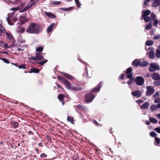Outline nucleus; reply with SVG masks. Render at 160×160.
Returning a JSON list of instances; mask_svg holds the SVG:
<instances>
[{
	"instance_id": "09e8293b",
	"label": "nucleus",
	"mask_w": 160,
	"mask_h": 160,
	"mask_svg": "<svg viewBox=\"0 0 160 160\" xmlns=\"http://www.w3.org/2000/svg\"><path fill=\"white\" fill-rule=\"evenodd\" d=\"M159 93L158 92H156L153 95V97L154 98H155L156 97H157L159 96Z\"/></svg>"
},
{
	"instance_id": "c756f323",
	"label": "nucleus",
	"mask_w": 160,
	"mask_h": 160,
	"mask_svg": "<svg viewBox=\"0 0 160 160\" xmlns=\"http://www.w3.org/2000/svg\"><path fill=\"white\" fill-rule=\"evenodd\" d=\"M157 108V105H151L150 107V109L152 111L155 110V109Z\"/></svg>"
},
{
	"instance_id": "e2e57ef3",
	"label": "nucleus",
	"mask_w": 160,
	"mask_h": 160,
	"mask_svg": "<svg viewBox=\"0 0 160 160\" xmlns=\"http://www.w3.org/2000/svg\"><path fill=\"white\" fill-rule=\"evenodd\" d=\"M156 117H157L158 118L160 119V113L157 114L156 115Z\"/></svg>"
},
{
	"instance_id": "f704fd0d",
	"label": "nucleus",
	"mask_w": 160,
	"mask_h": 160,
	"mask_svg": "<svg viewBox=\"0 0 160 160\" xmlns=\"http://www.w3.org/2000/svg\"><path fill=\"white\" fill-rule=\"evenodd\" d=\"M155 141L158 146H159V144L160 142V139L158 138H155Z\"/></svg>"
},
{
	"instance_id": "39448f33",
	"label": "nucleus",
	"mask_w": 160,
	"mask_h": 160,
	"mask_svg": "<svg viewBox=\"0 0 160 160\" xmlns=\"http://www.w3.org/2000/svg\"><path fill=\"white\" fill-rule=\"evenodd\" d=\"M159 69L160 67L157 63L152 62L150 64V67L149 68V70L150 72H152Z\"/></svg>"
},
{
	"instance_id": "2f4dec72",
	"label": "nucleus",
	"mask_w": 160,
	"mask_h": 160,
	"mask_svg": "<svg viewBox=\"0 0 160 160\" xmlns=\"http://www.w3.org/2000/svg\"><path fill=\"white\" fill-rule=\"evenodd\" d=\"M18 125V123L16 122H14L12 124V126L13 127L15 128H16L17 127Z\"/></svg>"
},
{
	"instance_id": "3c124183",
	"label": "nucleus",
	"mask_w": 160,
	"mask_h": 160,
	"mask_svg": "<svg viewBox=\"0 0 160 160\" xmlns=\"http://www.w3.org/2000/svg\"><path fill=\"white\" fill-rule=\"evenodd\" d=\"M72 8V7L69 8H63L62 10L64 11H68V10H71V8Z\"/></svg>"
},
{
	"instance_id": "4be33fe9",
	"label": "nucleus",
	"mask_w": 160,
	"mask_h": 160,
	"mask_svg": "<svg viewBox=\"0 0 160 160\" xmlns=\"http://www.w3.org/2000/svg\"><path fill=\"white\" fill-rule=\"evenodd\" d=\"M139 63L140 61L138 60L135 59L132 62V64L133 66L137 67L138 65H139Z\"/></svg>"
},
{
	"instance_id": "0eeeda50",
	"label": "nucleus",
	"mask_w": 160,
	"mask_h": 160,
	"mask_svg": "<svg viewBox=\"0 0 160 160\" xmlns=\"http://www.w3.org/2000/svg\"><path fill=\"white\" fill-rule=\"evenodd\" d=\"M63 83L66 86V88L68 89H70L75 91H78L79 90V89L78 88L74 87L71 85V84L66 80H64Z\"/></svg>"
},
{
	"instance_id": "ddd939ff",
	"label": "nucleus",
	"mask_w": 160,
	"mask_h": 160,
	"mask_svg": "<svg viewBox=\"0 0 160 160\" xmlns=\"http://www.w3.org/2000/svg\"><path fill=\"white\" fill-rule=\"evenodd\" d=\"M102 84V82H100L96 87L92 90V91L94 92L99 91Z\"/></svg>"
},
{
	"instance_id": "603ef678",
	"label": "nucleus",
	"mask_w": 160,
	"mask_h": 160,
	"mask_svg": "<svg viewBox=\"0 0 160 160\" xmlns=\"http://www.w3.org/2000/svg\"><path fill=\"white\" fill-rule=\"evenodd\" d=\"M20 32L21 33H22L25 31V29L23 28H20Z\"/></svg>"
},
{
	"instance_id": "13d9d810",
	"label": "nucleus",
	"mask_w": 160,
	"mask_h": 160,
	"mask_svg": "<svg viewBox=\"0 0 160 160\" xmlns=\"http://www.w3.org/2000/svg\"><path fill=\"white\" fill-rule=\"evenodd\" d=\"M77 107L78 108H81L82 109H83V107L80 105H78L77 106Z\"/></svg>"
},
{
	"instance_id": "f8f14e48",
	"label": "nucleus",
	"mask_w": 160,
	"mask_h": 160,
	"mask_svg": "<svg viewBox=\"0 0 160 160\" xmlns=\"http://www.w3.org/2000/svg\"><path fill=\"white\" fill-rule=\"evenodd\" d=\"M150 16H151V20H153L154 22H153V25L155 26H156L158 23V20L156 19V16L155 14L153 12L151 13Z\"/></svg>"
},
{
	"instance_id": "8fccbe9b",
	"label": "nucleus",
	"mask_w": 160,
	"mask_h": 160,
	"mask_svg": "<svg viewBox=\"0 0 160 160\" xmlns=\"http://www.w3.org/2000/svg\"><path fill=\"white\" fill-rule=\"evenodd\" d=\"M133 80H129L127 82V84L128 85H131L132 83V81H133Z\"/></svg>"
},
{
	"instance_id": "ea45409f",
	"label": "nucleus",
	"mask_w": 160,
	"mask_h": 160,
	"mask_svg": "<svg viewBox=\"0 0 160 160\" xmlns=\"http://www.w3.org/2000/svg\"><path fill=\"white\" fill-rule=\"evenodd\" d=\"M6 2H9L12 3H16V0H4Z\"/></svg>"
},
{
	"instance_id": "7c9ffc66",
	"label": "nucleus",
	"mask_w": 160,
	"mask_h": 160,
	"mask_svg": "<svg viewBox=\"0 0 160 160\" xmlns=\"http://www.w3.org/2000/svg\"><path fill=\"white\" fill-rule=\"evenodd\" d=\"M152 27V24L151 22H150L148 24H147L146 25V26L145 28V29L147 30H149Z\"/></svg>"
},
{
	"instance_id": "c03bdc74",
	"label": "nucleus",
	"mask_w": 160,
	"mask_h": 160,
	"mask_svg": "<svg viewBox=\"0 0 160 160\" xmlns=\"http://www.w3.org/2000/svg\"><path fill=\"white\" fill-rule=\"evenodd\" d=\"M160 38V35L158 34L154 36L153 37V39L155 40H157Z\"/></svg>"
},
{
	"instance_id": "de8ad7c7",
	"label": "nucleus",
	"mask_w": 160,
	"mask_h": 160,
	"mask_svg": "<svg viewBox=\"0 0 160 160\" xmlns=\"http://www.w3.org/2000/svg\"><path fill=\"white\" fill-rule=\"evenodd\" d=\"M160 102V98L158 99H156L154 100V102L155 103H158Z\"/></svg>"
},
{
	"instance_id": "79ce46f5",
	"label": "nucleus",
	"mask_w": 160,
	"mask_h": 160,
	"mask_svg": "<svg viewBox=\"0 0 160 160\" xmlns=\"http://www.w3.org/2000/svg\"><path fill=\"white\" fill-rule=\"evenodd\" d=\"M58 78L59 80L61 81L63 83H64V80H66V79H65L63 78V77H62L61 76H58Z\"/></svg>"
},
{
	"instance_id": "f3484780",
	"label": "nucleus",
	"mask_w": 160,
	"mask_h": 160,
	"mask_svg": "<svg viewBox=\"0 0 160 160\" xmlns=\"http://www.w3.org/2000/svg\"><path fill=\"white\" fill-rule=\"evenodd\" d=\"M54 25V23H53L48 27L47 29V31L48 33H49L52 31V28Z\"/></svg>"
},
{
	"instance_id": "dca6fc26",
	"label": "nucleus",
	"mask_w": 160,
	"mask_h": 160,
	"mask_svg": "<svg viewBox=\"0 0 160 160\" xmlns=\"http://www.w3.org/2000/svg\"><path fill=\"white\" fill-rule=\"evenodd\" d=\"M6 33L7 36V38L14 42L15 41L12 35L9 34L7 32H6Z\"/></svg>"
},
{
	"instance_id": "393cba45",
	"label": "nucleus",
	"mask_w": 160,
	"mask_h": 160,
	"mask_svg": "<svg viewBox=\"0 0 160 160\" xmlns=\"http://www.w3.org/2000/svg\"><path fill=\"white\" fill-rule=\"evenodd\" d=\"M149 121L153 123H156L158 122V121L156 119L153 118H150Z\"/></svg>"
},
{
	"instance_id": "bf43d9fd",
	"label": "nucleus",
	"mask_w": 160,
	"mask_h": 160,
	"mask_svg": "<svg viewBox=\"0 0 160 160\" xmlns=\"http://www.w3.org/2000/svg\"><path fill=\"white\" fill-rule=\"evenodd\" d=\"M150 76V74L149 73H147L145 76V77H149Z\"/></svg>"
},
{
	"instance_id": "9d476101",
	"label": "nucleus",
	"mask_w": 160,
	"mask_h": 160,
	"mask_svg": "<svg viewBox=\"0 0 160 160\" xmlns=\"http://www.w3.org/2000/svg\"><path fill=\"white\" fill-rule=\"evenodd\" d=\"M95 97V95L91 93L86 94L85 95L86 101L88 102H91L92 101Z\"/></svg>"
},
{
	"instance_id": "a18cd8bd",
	"label": "nucleus",
	"mask_w": 160,
	"mask_h": 160,
	"mask_svg": "<svg viewBox=\"0 0 160 160\" xmlns=\"http://www.w3.org/2000/svg\"><path fill=\"white\" fill-rule=\"evenodd\" d=\"M25 67V65L21 64L18 66V68H23L24 69H26Z\"/></svg>"
},
{
	"instance_id": "4d7b16f0",
	"label": "nucleus",
	"mask_w": 160,
	"mask_h": 160,
	"mask_svg": "<svg viewBox=\"0 0 160 160\" xmlns=\"http://www.w3.org/2000/svg\"><path fill=\"white\" fill-rule=\"evenodd\" d=\"M30 58L33 60H37L36 56L35 57H32Z\"/></svg>"
},
{
	"instance_id": "774afa93",
	"label": "nucleus",
	"mask_w": 160,
	"mask_h": 160,
	"mask_svg": "<svg viewBox=\"0 0 160 160\" xmlns=\"http://www.w3.org/2000/svg\"><path fill=\"white\" fill-rule=\"evenodd\" d=\"M57 86L59 88H62V87L58 84H57Z\"/></svg>"
},
{
	"instance_id": "f257e3e1",
	"label": "nucleus",
	"mask_w": 160,
	"mask_h": 160,
	"mask_svg": "<svg viewBox=\"0 0 160 160\" xmlns=\"http://www.w3.org/2000/svg\"><path fill=\"white\" fill-rule=\"evenodd\" d=\"M42 31L41 27L35 23H31L28 26L26 32L30 33L38 34Z\"/></svg>"
},
{
	"instance_id": "473e14b6",
	"label": "nucleus",
	"mask_w": 160,
	"mask_h": 160,
	"mask_svg": "<svg viewBox=\"0 0 160 160\" xmlns=\"http://www.w3.org/2000/svg\"><path fill=\"white\" fill-rule=\"evenodd\" d=\"M64 96L62 94L59 95L58 96V98L60 101H62Z\"/></svg>"
},
{
	"instance_id": "9b49d317",
	"label": "nucleus",
	"mask_w": 160,
	"mask_h": 160,
	"mask_svg": "<svg viewBox=\"0 0 160 160\" xmlns=\"http://www.w3.org/2000/svg\"><path fill=\"white\" fill-rule=\"evenodd\" d=\"M147 91L146 92V94L147 96H150L153 93L154 89L152 86H148L147 87Z\"/></svg>"
},
{
	"instance_id": "58836bf2",
	"label": "nucleus",
	"mask_w": 160,
	"mask_h": 160,
	"mask_svg": "<svg viewBox=\"0 0 160 160\" xmlns=\"http://www.w3.org/2000/svg\"><path fill=\"white\" fill-rule=\"evenodd\" d=\"M47 60H45L44 61H43L41 62H37V63L39 64L40 65H43L46 62H47Z\"/></svg>"
},
{
	"instance_id": "6e6552de",
	"label": "nucleus",
	"mask_w": 160,
	"mask_h": 160,
	"mask_svg": "<svg viewBox=\"0 0 160 160\" xmlns=\"http://www.w3.org/2000/svg\"><path fill=\"white\" fill-rule=\"evenodd\" d=\"M144 82L143 78L140 76L137 77L135 79V82L137 85L139 86L142 85Z\"/></svg>"
},
{
	"instance_id": "e433bc0d",
	"label": "nucleus",
	"mask_w": 160,
	"mask_h": 160,
	"mask_svg": "<svg viewBox=\"0 0 160 160\" xmlns=\"http://www.w3.org/2000/svg\"><path fill=\"white\" fill-rule=\"evenodd\" d=\"M43 48L42 47H38L37 48H36V51H37L41 52L43 50Z\"/></svg>"
},
{
	"instance_id": "37998d69",
	"label": "nucleus",
	"mask_w": 160,
	"mask_h": 160,
	"mask_svg": "<svg viewBox=\"0 0 160 160\" xmlns=\"http://www.w3.org/2000/svg\"><path fill=\"white\" fill-rule=\"evenodd\" d=\"M33 72L34 73H38L39 72V70L35 68H32Z\"/></svg>"
},
{
	"instance_id": "a211bd4d",
	"label": "nucleus",
	"mask_w": 160,
	"mask_h": 160,
	"mask_svg": "<svg viewBox=\"0 0 160 160\" xmlns=\"http://www.w3.org/2000/svg\"><path fill=\"white\" fill-rule=\"evenodd\" d=\"M45 13L47 16L49 18H56V16L55 15L50 12H46Z\"/></svg>"
},
{
	"instance_id": "680f3d73",
	"label": "nucleus",
	"mask_w": 160,
	"mask_h": 160,
	"mask_svg": "<svg viewBox=\"0 0 160 160\" xmlns=\"http://www.w3.org/2000/svg\"><path fill=\"white\" fill-rule=\"evenodd\" d=\"M149 1V0H145L144 2V4H146L147 2H148Z\"/></svg>"
},
{
	"instance_id": "5701e85b",
	"label": "nucleus",
	"mask_w": 160,
	"mask_h": 160,
	"mask_svg": "<svg viewBox=\"0 0 160 160\" xmlns=\"http://www.w3.org/2000/svg\"><path fill=\"white\" fill-rule=\"evenodd\" d=\"M148 64V63L146 61L140 62L139 65L141 66H147Z\"/></svg>"
},
{
	"instance_id": "cd10ccee",
	"label": "nucleus",
	"mask_w": 160,
	"mask_h": 160,
	"mask_svg": "<svg viewBox=\"0 0 160 160\" xmlns=\"http://www.w3.org/2000/svg\"><path fill=\"white\" fill-rule=\"evenodd\" d=\"M5 30L3 28H0V36H3L4 35V33Z\"/></svg>"
},
{
	"instance_id": "bb28decb",
	"label": "nucleus",
	"mask_w": 160,
	"mask_h": 160,
	"mask_svg": "<svg viewBox=\"0 0 160 160\" xmlns=\"http://www.w3.org/2000/svg\"><path fill=\"white\" fill-rule=\"evenodd\" d=\"M67 120L68 121L70 122L72 124H74L73 118V117L68 116L67 117Z\"/></svg>"
},
{
	"instance_id": "49530a36",
	"label": "nucleus",
	"mask_w": 160,
	"mask_h": 160,
	"mask_svg": "<svg viewBox=\"0 0 160 160\" xmlns=\"http://www.w3.org/2000/svg\"><path fill=\"white\" fill-rule=\"evenodd\" d=\"M154 130L158 133H160V128L158 127L156 128Z\"/></svg>"
},
{
	"instance_id": "7ed1b4c3",
	"label": "nucleus",
	"mask_w": 160,
	"mask_h": 160,
	"mask_svg": "<svg viewBox=\"0 0 160 160\" xmlns=\"http://www.w3.org/2000/svg\"><path fill=\"white\" fill-rule=\"evenodd\" d=\"M150 12V11L148 10H143L142 11V17L146 22H151V16H148L149 15Z\"/></svg>"
},
{
	"instance_id": "4c0bfd02",
	"label": "nucleus",
	"mask_w": 160,
	"mask_h": 160,
	"mask_svg": "<svg viewBox=\"0 0 160 160\" xmlns=\"http://www.w3.org/2000/svg\"><path fill=\"white\" fill-rule=\"evenodd\" d=\"M150 135L152 137H156L157 134L154 132H151L150 133Z\"/></svg>"
},
{
	"instance_id": "4468645a",
	"label": "nucleus",
	"mask_w": 160,
	"mask_h": 160,
	"mask_svg": "<svg viewBox=\"0 0 160 160\" xmlns=\"http://www.w3.org/2000/svg\"><path fill=\"white\" fill-rule=\"evenodd\" d=\"M132 94L133 96L137 97H139L141 96V93L138 90L132 91Z\"/></svg>"
},
{
	"instance_id": "72a5a7b5",
	"label": "nucleus",
	"mask_w": 160,
	"mask_h": 160,
	"mask_svg": "<svg viewBox=\"0 0 160 160\" xmlns=\"http://www.w3.org/2000/svg\"><path fill=\"white\" fill-rule=\"evenodd\" d=\"M75 3L78 8H79L81 5V4L79 2V0H75Z\"/></svg>"
},
{
	"instance_id": "338daca9",
	"label": "nucleus",
	"mask_w": 160,
	"mask_h": 160,
	"mask_svg": "<svg viewBox=\"0 0 160 160\" xmlns=\"http://www.w3.org/2000/svg\"><path fill=\"white\" fill-rule=\"evenodd\" d=\"M32 69L31 70L29 71L28 72L29 73H31L33 72H32Z\"/></svg>"
},
{
	"instance_id": "423d86ee",
	"label": "nucleus",
	"mask_w": 160,
	"mask_h": 160,
	"mask_svg": "<svg viewBox=\"0 0 160 160\" xmlns=\"http://www.w3.org/2000/svg\"><path fill=\"white\" fill-rule=\"evenodd\" d=\"M35 4V2L34 0H30L29 2L27 4V5L23 9H21L20 12H23L28 9L30 8L32 6Z\"/></svg>"
},
{
	"instance_id": "864d4df0",
	"label": "nucleus",
	"mask_w": 160,
	"mask_h": 160,
	"mask_svg": "<svg viewBox=\"0 0 160 160\" xmlns=\"http://www.w3.org/2000/svg\"><path fill=\"white\" fill-rule=\"evenodd\" d=\"M124 75L123 74H121L119 76V78L121 79H123L124 78Z\"/></svg>"
},
{
	"instance_id": "5fc2aeb1",
	"label": "nucleus",
	"mask_w": 160,
	"mask_h": 160,
	"mask_svg": "<svg viewBox=\"0 0 160 160\" xmlns=\"http://www.w3.org/2000/svg\"><path fill=\"white\" fill-rule=\"evenodd\" d=\"M4 47L6 48H8L11 47V46H8V45L7 43L4 44Z\"/></svg>"
},
{
	"instance_id": "a19ab883",
	"label": "nucleus",
	"mask_w": 160,
	"mask_h": 160,
	"mask_svg": "<svg viewBox=\"0 0 160 160\" xmlns=\"http://www.w3.org/2000/svg\"><path fill=\"white\" fill-rule=\"evenodd\" d=\"M0 59L2 60L4 62L6 63H10L5 58H0Z\"/></svg>"
},
{
	"instance_id": "f03ea898",
	"label": "nucleus",
	"mask_w": 160,
	"mask_h": 160,
	"mask_svg": "<svg viewBox=\"0 0 160 160\" xmlns=\"http://www.w3.org/2000/svg\"><path fill=\"white\" fill-rule=\"evenodd\" d=\"M18 9L17 8H12L11 10L13 11L12 12L9 13L8 15L7 20L8 24L11 25H12L17 20V15L15 14L14 11L17 10Z\"/></svg>"
},
{
	"instance_id": "052dcab7",
	"label": "nucleus",
	"mask_w": 160,
	"mask_h": 160,
	"mask_svg": "<svg viewBox=\"0 0 160 160\" xmlns=\"http://www.w3.org/2000/svg\"><path fill=\"white\" fill-rule=\"evenodd\" d=\"M145 123L147 125H149L150 124L149 122L148 121H145Z\"/></svg>"
},
{
	"instance_id": "c9c22d12",
	"label": "nucleus",
	"mask_w": 160,
	"mask_h": 160,
	"mask_svg": "<svg viewBox=\"0 0 160 160\" xmlns=\"http://www.w3.org/2000/svg\"><path fill=\"white\" fill-rule=\"evenodd\" d=\"M61 3L60 1H53L51 2V4L55 5H58Z\"/></svg>"
},
{
	"instance_id": "1a4fd4ad",
	"label": "nucleus",
	"mask_w": 160,
	"mask_h": 160,
	"mask_svg": "<svg viewBox=\"0 0 160 160\" xmlns=\"http://www.w3.org/2000/svg\"><path fill=\"white\" fill-rule=\"evenodd\" d=\"M132 69L131 68H128L126 71L127 78L129 80H134V78L132 77Z\"/></svg>"
},
{
	"instance_id": "aec40b11",
	"label": "nucleus",
	"mask_w": 160,
	"mask_h": 160,
	"mask_svg": "<svg viewBox=\"0 0 160 160\" xmlns=\"http://www.w3.org/2000/svg\"><path fill=\"white\" fill-rule=\"evenodd\" d=\"M160 4V0H155L152 5L154 7L158 6Z\"/></svg>"
},
{
	"instance_id": "6ab92c4d",
	"label": "nucleus",
	"mask_w": 160,
	"mask_h": 160,
	"mask_svg": "<svg viewBox=\"0 0 160 160\" xmlns=\"http://www.w3.org/2000/svg\"><path fill=\"white\" fill-rule=\"evenodd\" d=\"M62 73L65 77L66 78H67L69 80H72L74 78L73 77L67 73Z\"/></svg>"
},
{
	"instance_id": "0e129e2a",
	"label": "nucleus",
	"mask_w": 160,
	"mask_h": 160,
	"mask_svg": "<svg viewBox=\"0 0 160 160\" xmlns=\"http://www.w3.org/2000/svg\"><path fill=\"white\" fill-rule=\"evenodd\" d=\"M157 108H160V103L157 105Z\"/></svg>"
},
{
	"instance_id": "2eb2a0df",
	"label": "nucleus",
	"mask_w": 160,
	"mask_h": 160,
	"mask_svg": "<svg viewBox=\"0 0 160 160\" xmlns=\"http://www.w3.org/2000/svg\"><path fill=\"white\" fill-rule=\"evenodd\" d=\"M36 56L37 60H42L43 59L42 53L37 52L36 54Z\"/></svg>"
},
{
	"instance_id": "412c9836",
	"label": "nucleus",
	"mask_w": 160,
	"mask_h": 160,
	"mask_svg": "<svg viewBox=\"0 0 160 160\" xmlns=\"http://www.w3.org/2000/svg\"><path fill=\"white\" fill-rule=\"evenodd\" d=\"M149 106V103L148 102H146L144 104L141 106V108L142 109H145L148 108Z\"/></svg>"
},
{
	"instance_id": "6e6d98bb",
	"label": "nucleus",
	"mask_w": 160,
	"mask_h": 160,
	"mask_svg": "<svg viewBox=\"0 0 160 160\" xmlns=\"http://www.w3.org/2000/svg\"><path fill=\"white\" fill-rule=\"evenodd\" d=\"M93 122L97 126H101V125H100L99 124H98L96 121H94Z\"/></svg>"
},
{
	"instance_id": "20e7f679",
	"label": "nucleus",
	"mask_w": 160,
	"mask_h": 160,
	"mask_svg": "<svg viewBox=\"0 0 160 160\" xmlns=\"http://www.w3.org/2000/svg\"><path fill=\"white\" fill-rule=\"evenodd\" d=\"M151 76L152 79L155 80L154 84L157 85H160V75L156 72H154L151 75Z\"/></svg>"
},
{
	"instance_id": "a878e982",
	"label": "nucleus",
	"mask_w": 160,
	"mask_h": 160,
	"mask_svg": "<svg viewBox=\"0 0 160 160\" xmlns=\"http://www.w3.org/2000/svg\"><path fill=\"white\" fill-rule=\"evenodd\" d=\"M153 42L151 40L148 41L146 43V44L148 46H150L153 44Z\"/></svg>"
},
{
	"instance_id": "c85d7f7f",
	"label": "nucleus",
	"mask_w": 160,
	"mask_h": 160,
	"mask_svg": "<svg viewBox=\"0 0 160 160\" xmlns=\"http://www.w3.org/2000/svg\"><path fill=\"white\" fill-rule=\"evenodd\" d=\"M156 55L157 58H160V50L157 49L156 50Z\"/></svg>"
},
{
	"instance_id": "b1692460",
	"label": "nucleus",
	"mask_w": 160,
	"mask_h": 160,
	"mask_svg": "<svg viewBox=\"0 0 160 160\" xmlns=\"http://www.w3.org/2000/svg\"><path fill=\"white\" fill-rule=\"evenodd\" d=\"M149 57L151 59H153L155 57V54L153 51H151L149 52Z\"/></svg>"
},
{
	"instance_id": "69168bd1",
	"label": "nucleus",
	"mask_w": 160,
	"mask_h": 160,
	"mask_svg": "<svg viewBox=\"0 0 160 160\" xmlns=\"http://www.w3.org/2000/svg\"><path fill=\"white\" fill-rule=\"evenodd\" d=\"M16 2H17V3L18 2H20L22 0H16Z\"/></svg>"
}]
</instances>
